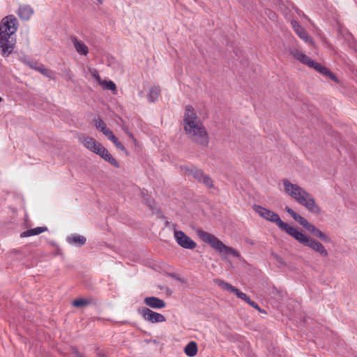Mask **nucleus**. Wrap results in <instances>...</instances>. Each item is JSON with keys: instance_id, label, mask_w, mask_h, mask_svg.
Listing matches in <instances>:
<instances>
[{"instance_id": "nucleus-12", "label": "nucleus", "mask_w": 357, "mask_h": 357, "mask_svg": "<svg viewBox=\"0 0 357 357\" xmlns=\"http://www.w3.org/2000/svg\"><path fill=\"white\" fill-rule=\"evenodd\" d=\"M291 26H292L294 31L296 33V34L301 39H302L306 43H310V44L313 43L312 40L308 36L307 31L304 29L303 27H302L299 24V23L297 21L292 20L291 22Z\"/></svg>"}, {"instance_id": "nucleus-1", "label": "nucleus", "mask_w": 357, "mask_h": 357, "mask_svg": "<svg viewBox=\"0 0 357 357\" xmlns=\"http://www.w3.org/2000/svg\"><path fill=\"white\" fill-rule=\"evenodd\" d=\"M19 26L17 17L8 15L0 22V50L3 56H8L16 45V32Z\"/></svg>"}, {"instance_id": "nucleus-3", "label": "nucleus", "mask_w": 357, "mask_h": 357, "mask_svg": "<svg viewBox=\"0 0 357 357\" xmlns=\"http://www.w3.org/2000/svg\"><path fill=\"white\" fill-rule=\"evenodd\" d=\"M282 183L285 193L304 206L309 212L315 215L321 213V208L316 204L312 195L298 185L294 184L287 179H283Z\"/></svg>"}, {"instance_id": "nucleus-19", "label": "nucleus", "mask_w": 357, "mask_h": 357, "mask_svg": "<svg viewBox=\"0 0 357 357\" xmlns=\"http://www.w3.org/2000/svg\"><path fill=\"white\" fill-rule=\"evenodd\" d=\"M285 211L291 215V217L296 222H298L301 226L304 228L306 227L307 223L309 222L305 218L302 217L301 215L296 213L293 209H291L288 206H286L284 208Z\"/></svg>"}, {"instance_id": "nucleus-40", "label": "nucleus", "mask_w": 357, "mask_h": 357, "mask_svg": "<svg viewBox=\"0 0 357 357\" xmlns=\"http://www.w3.org/2000/svg\"><path fill=\"white\" fill-rule=\"evenodd\" d=\"M96 1L100 4H102L103 3V1H104V0H96Z\"/></svg>"}, {"instance_id": "nucleus-37", "label": "nucleus", "mask_w": 357, "mask_h": 357, "mask_svg": "<svg viewBox=\"0 0 357 357\" xmlns=\"http://www.w3.org/2000/svg\"><path fill=\"white\" fill-rule=\"evenodd\" d=\"M321 232V231L319 229H316L314 232L312 234L315 237H318L320 234V233Z\"/></svg>"}, {"instance_id": "nucleus-7", "label": "nucleus", "mask_w": 357, "mask_h": 357, "mask_svg": "<svg viewBox=\"0 0 357 357\" xmlns=\"http://www.w3.org/2000/svg\"><path fill=\"white\" fill-rule=\"evenodd\" d=\"M253 208L261 218L266 220L275 223L282 230L284 231L289 236L294 229V227L282 221L280 217L276 213L259 205H254Z\"/></svg>"}, {"instance_id": "nucleus-26", "label": "nucleus", "mask_w": 357, "mask_h": 357, "mask_svg": "<svg viewBox=\"0 0 357 357\" xmlns=\"http://www.w3.org/2000/svg\"><path fill=\"white\" fill-rule=\"evenodd\" d=\"M160 89L158 86H152L148 93V100L150 102L157 100L160 94Z\"/></svg>"}, {"instance_id": "nucleus-28", "label": "nucleus", "mask_w": 357, "mask_h": 357, "mask_svg": "<svg viewBox=\"0 0 357 357\" xmlns=\"http://www.w3.org/2000/svg\"><path fill=\"white\" fill-rule=\"evenodd\" d=\"M101 86H102L104 89L110 90L115 93L116 91V86L115 83L112 80H102L101 84H100Z\"/></svg>"}, {"instance_id": "nucleus-31", "label": "nucleus", "mask_w": 357, "mask_h": 357, "mask_svg": "<svg viewBox=\"0 0 357 357\" xmlns=\"http://www.w3.org/2000/svg\"><path fill=\"white\" fill-rule=\"evenodd\" d=\"M89 73H90V75H91V77H93L96 80V82L99 84H100L101 82H102V80L101 79L98 70L94 68H92V69H89Z\"/></svg>"}, {"instance_id": "nucleus-36", "label": "nucleus", "mask_w": 357, "mask_h": 357, "mask_svg": "<svg viewBox=\"0 0 357 357\" xmlns=\"http://www.w3.org/2000/svg\"><path fill=\"white\" fill-rule=\"evenodd\" d=\"M305 229L307 231H308L309 232H310L311 234H313L314 232L315 229H317V227L314 225L308 222L307 225H306V227H305Z\"/></svg>"}, {"instance_id": "nucleus-11", "label": "nucleus", "mask_w": 357, "mask_h": 357, "mask_svg": "<svg viewBox=\"0 0 357 357\" xmlns=\"http://www.w3.org/2000/svg\"><path fill=\"white\" fill-rule=\"evenodd\" d=\"M79 140L86 149L97 155L100 151V149L103 147L100 142L89 136H83L79 138Z\"/></svg>"}, {"instance_id": "nucleus-9", "label": "nucleus", "mask_w": 357, "mask_h": 357, "mask_svg": "<svg viewBox=\"0 0 357 357\" xmlns=\"http://www.w3.org/2000/svg\"><path fill=\"white\" fill-rule=\"evenodd\" d=\"M174 237L176 243L183 248L192 250L195 248L197 244L187 236L183 231L177 230L176 225H174Z\"/></svg>"}, {"instance_id": "nucleus-27", "label": "nucleus", "mask_w": 357, "mask_h": 357, "mask_svg": "<svg viewBox=\"0 0 357 357\" xmlns=\"http://www.w3.org/2000/svg\"><path fill=\"white\" fill-rule=\"evenodd\" d=\"M215 282L216 284H218L220 287H221L223 290L229 291L231 293H234L236 287L232 286L231 284L225 282L222 280L220 279H216L215 280Z\"/></svg>"}, {"instance_id": "nucleus-6", "label": "nucleus", "mask_w": 357, "mask_h": 357, "mask_svg": "<svg viewBox=\"0 0 357 357\" xmlns=\"http://www.w3.org/2000/svg\"><path fill=\"white\" fill-rule=\"evenodd\" d=\"M290 236L294 238L299 243L309 247L318 252L321 257H328V252L325 247L319 241L307 236L303 231H298L294 228Z\"/></svg>"}, {"instance_id": "nucleus-4", "label": "nucleus", "mask_w": 357, "mask_h": 357, "mask_svg": "<svg viewBox=\"0 0 357 357\" xmlns=\"http://www.w3.org/2000/svg\"><path fill=\"white\" fill-rule=\"evenodd\" d=\"M199 238L208 244L214 250L226 259H233L241 266H243L245 261L242 258L240 252L233 248L228 247L219 240L215 235L207 231H197Z\"/></svg>"}, {"instance_id": "nucleus-2", "label": "nucleus", "mask_w": 357, "mask_h": 357, "mask_svg": "<svg viewBox=\"0 0 357 357\" xmlns=\"http://www.w3.org/2000/svg\"><path fill=\"white\" fill-rule=\"evenodd\" d=\"M183 121L188 137L200 146H207L209 142L208 133L191 106L185 107Z\"/></svg>"}, {"instance_id": "nucleus-25", "label": "nucleus", "mask_w": 357, "mask_h": 357, "mask_svg": "<svg viewBox=\"0 0 357 357\" xmlns=\"http://www.w3.org/2000/svg\"><path fill=\"white\" fill-rule=\"evenodd\" d=\"M197 345L194 341L190 342L184 348L185 354L190 357H193L197 354Z\"/></svg>"}, {"instance_id": "nucleus-8", "label": "nucleus", "mask_w": 357, "mask_h": 357, "mask_svg": "<svg viewBox=\"0 0 357 357\" xmlns=\"http://www.w3.org/2000/svg\"><path fill=\"white\" fill-rule=\"evenodd\" d=\"M184 170L193 178L197 179L199 183H203L208 188H213V183L212 179L202 170L195 167H185Z\"/></svg>"}, {"instance_id": "nucleus-24", "label": "nucleus", "mask_w": 357, "mask_h": 357, "mask_svg": "<svg viewBox=\"0 0 357 357\" xmlns=\"http://www.w3.org/2000/svg\"><path fill=\"white\" fill-rule=\"evenodd\" d=\"M47 230V227H38L33 229H28L20 234V237H29L31 236L38 235Z\"/></svg>"}, {"instance_id": "nucleus-38", "label": "nucleus", "mask_w": 357, "mask_h": 357, "mask_svg": "<svg viewBox=\"0 0 357 357\" xmlns=\"http://www.w3.org/2000/svg\"><path fill=\"white\" fill-rule=\"evenodd\" d=\"M124 131L128 135L129 137L133 138V135L131 132H130L127 129H125Z\"/></svg>"}, {"instance_id": "nucleus-20", "label": "nucleus", "mask_w": 357, "mask_h": 357, "mask_svg": "<svg viewBox=\"0 0 357 357\" xmlns=\"http://www.w3.org/2000/svg\"><path fill=\"white\" fill-rule=\"evenodd\" d=\"M285 211L291 215V217L296 222H298L301 226L304 228L306 227L307 223L309 222L305 218L302 217L301 215L296 213L293 209H291L288 206H286L284 208Z\"/></svg>"}, {"instance_id": "nucleus-15", "label": "nucleus", "mask_w": 357, "mask_h": 357, "mask_svg": "<svg viewBox=\"0 0 357 357\" xmlns=\"http://www.w3.org/2000/svg\"><path fill=\"white\" fill-rule=\"evenodd\" d=\"M72 43L74 45V47L76 50V52L80 54L86 56L89 53V49L88 47L82 43L81 40H79L77 37H72L71 38Z\"/></svg>"}, {"instance_id": "nucleus-29", "label": "nucleus", "mask_w": 357, "mask_h": 357, "mask_svg": "<svg viewBox=\"0 0 357 357\" xmlns=\"http://www.w3.org/2000/svg\"><path fill=\"white\" fill-rule=\"evenodd\" d=\"M37 70L45 76L49 77L50 79H55L54 73L52 70L46 68L43 66L37 68Z\"/></svg>"}, {"instance_id": "nucleus-22", "label": "nucleus", "mask_w": 357, "mask_h": 357, "mask_svg": "<svg viewBox=\"0 0 357 357\" xmlns=\"http://www.w3.org/2000/svg\"><path fill=\"white\" fill-rule=\"evenodd\" d=\"M285 211L291 215V217L296 222H298L301 226L304 228L306 227L307 223L309 222L305 218L302 217L301 215L296 213L293 209H291L288 206H286L284 208Z\"/></svg>"}, {"instance_id": "nucleus-35", "label": "nucleus", "mask_w": 357, "mask_h": 357, "mask_svg": "<svg viewBox=\"0 0 357 357\" xmlns=\"http://www.w3.org/2000/svg\"><path fill=\"white\" fill-rule=\"evenodd\" d=\"M248 304L252 306V307L255 308L256 310H257L259 312L261 313H266V312L262 310L261 308H260V307L258 305V304L250 300V301L248 303Z\"/></svg>"}, {"instance_id": "nucleus-10", "label": "nucleus", "mask_w": 357, "mask_h": 357, "mask_svg": "<svg viewBox=\"0 0 357 357\" xmlns=\"http://www.w3.org/2000/svg\"><path fill=\"white\" fill-rule=\"evenodd\" d=\"M138 312L145 320L151 323H161L166 321L165 316L146 307L139 308Z\"/></svg>"}, {"instance_id": "nucleus-42", "label": "nucleus", "mask_w": 357, "mask_h": 357, "mask_svg": "<svg viewBox=\"0 0 357 357\" xmlns=\"http://www.w3.org/2000/svg\"><path fill=\"white\" fill-rule=\"evenodd\" d=\"M3 100V99L0 97V102Z\"/></svg>"}, {"instance_id": "nucleus-33", "label": "nucleus", "mask_w": 357, "mask_h": 357, "mask_svg": "<svg viewBox=\"0 0 357 357\" xmlns=\"http://www.w3.org/2000/svg\"><path fill=\"white\" fill-rule=\"evenodd\" d=\"M94 124L97 130H100L102 128L106 126V123L100 119H97L94 121Z\"/></svg>"}, {"instance_id": "nucleus-32", "label": "nucleus", "mask_w": 357, "mask_h": 357, "mask_svg": "<svg viewBox=\"0 0 357 357\" xmlns=\"http://www.w3.org/2000/svg\"><path fill=\"white\" fill-rule=\"evenodd\" d=\"M88 303H89V302L84 299H77L73 302V306H75L76 307H83L84 305H86Z\"/></svg>"}, {"instance_id": "nucleus-14", "label": "nucleus", "mask_w": 357, "mask_h": 357, "mask_svg": "<svg viewBox=\"0 0 357 357\" xmlns=\"http://www.w3.org/2000/svg\"><path fill=\"white\" fill-rule=\"evenodd\" d=\"M144 301L146 305L154 309H161L166 306L163 300L155 296L146 297Z\"/></svg>"}, {"instance_id": "nucleus-30", "label": "nucleus", "mask_w": 357, "mask_h": 357, "mask_svg": "<svg viewBox=\"0 0 357 357\" xmlns=\"http://www.w3.org/2000/svg\"><path fill=\"white\" fill-rule=\"evenodd\" d=\"M233 294H235L238 298L244 301L248 304L251 300L249 296H248L245 293L242 292L237 288L235 289Z\"/></svg>"}, {"instance_id": "nucleus-13", "label": "nucleus", "mask_w": 357, "mask_h": 357, "mask_svg": "<svg viewBox=\"0 0 357 357\" xmlns=\"http://www.w3.org/2000/svg\"><path fill=\"white\" fill-rule=\"evenodd\" d=\"M100 131L102 132V134L105 135L116 146V148L121 151H126L125 146L118 139L113 132L107 127V126L102 128Z\"/></svg>"}, {"instance_id": "nucleus-16", "label": "nucleus", "mask_w": 357, "mask_h": 357, "mask_svg": "<svg viewBox=\"0 0 357 357\" xmlns=\"http://www.w3.org/2000/svg\"><path fill=\"white\" fill-rule=\"evenodd\" d=\"M66 241L70 245L80 247L86 243V239L84 236L75 234L68 236Z\"/></svg>"}, {"instance_id": "nucleus-5", "label": "nucleus", "mask_w": 357, "mask_h": 357, "mask_svg": "<svg viewBox=\"0 0 357 357\" xmlns=\"http://www.w3.org/2000/svg\"><path fill=\"white\" fill-rule=\"evenodd\" d=\"M291 54L297 60H298L303 64L307 66L308 67L314 69L319 73L328 77L335 82L338 83L339 80L337 77L333 74L329 68L323 66L321 64L317 61L311 59L309 56L305 55L303 52L297 49H292L290 50Z\"/></svg>"}, {"instance_id": "nucleus-17", "label": "nucleus", "mask_w": 357, "mask_h": 357, "mask_svg": "<svg viewBox=\"0 0 357 357\" xmlns=\"http://www.w3.org/2000/svg\"><path fill=\"white\" fill-rule=\"evenodd\" d=\"M33 14V10L30 6L27 5L20 6L17 10V15L22 20H29Z\"/></svg>"}, {"instance_id": "nucleus-23", "label": "nucleus", "mask_w": 357, "mask_h": 357, "mask_svg": "<svg viewBox=\"0 0 357 357\" xmlns=\"http://www.w3.org/2000/svg\"><path fill=\"white\" fill-rule=\"evenodd\" d=\"M285 211L291 215V217L296 222H298L301 226L304 228L306 227L307 223L309 222L305 218L302 217L301 215L296 213L293 209H291L288 206H286L284 208Z\"/></svg>"}, {"instance_id": "nucleus-41", "label": "nucleus", "mask_w": 357, "mask_h": 357, "mask_svg": "<svg viewBox=\"0 0 357 357\" xmlns=\"http://www.w3.org/2000/svg\"><path fill=\"white\" fill-rule=\"evenodd\" d=\"M31 67L37 70V68L35 67V65H31Z\"/></svg>"}, {"instance_id": "nucleus-21", "label": "nucleus", "mask_w": 357, "mask_h": 357, "mask_svg": "<svg viewBox=\"0 0 357 357\" xmlns=\"http://www.w3.org/2000/svg\"><path fill=\"white\" fill-rule=\"evenodd\" d=\"M285 211L291 215V217L296 222H298L301 226L304 228L306 227L307 223L309 222L305 218L302 217L301 215L296 213L293 209H291L288 206H286L284 208Z\"/></svg>"}, {"instance_id": "nucleus-34", "label": "nucleus", "mask_w": 357, "mask_h": 357, "mask_svg": "<svg viewBox=\"0 0 357 357\" xmlns=\"http://www.w3.org/2000/svg\"><path fill=\"white\" fill-rule=\"evenodd\" d=\"M317 238H320L322 241L326 243H330L331 241V238L327 234L322 231L320 233L319 236Z\"/></svg>"}, {"instance_id": "nucleus-39", "label": "nucleus", "mask_w": 357, "mask_h": 357, "mask_svg": "<svg viewBox=\"0 0 357 357\" xmlns=\"http://www.w3.org/2000/svg\"><path fill=\"white\" fill-rule=\"evenodd\" d=\"M176 278V280H178L181 283H185V280H184L183 278Z\"/></svg>"}, {"instance_id": "nucleus-18", "label": "nucleus", "mask_w": 357, "mask_h": 357, "mask_svg": "<svg viewBox=\"0 0 357 357\" xmlns=\"http://www.w3.org/2000/svg\"><path fill=\"white\" fill-rule=\"evenodd\" d=\"M98 155L114 167H119V163L118 161L112 156V154L109 153L107 149H105L104 146L100 149V151L98 153Z\"/></svg>"}]
</instances>
